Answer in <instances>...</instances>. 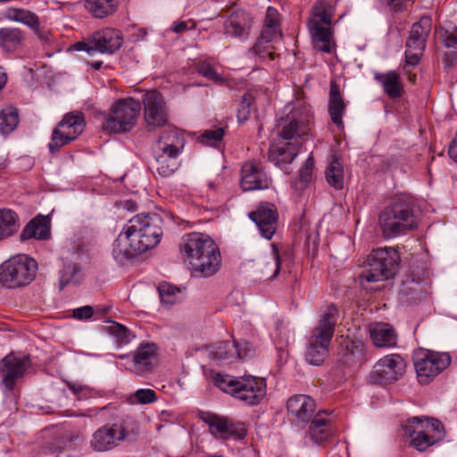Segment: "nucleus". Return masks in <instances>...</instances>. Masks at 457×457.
<instances>
[{"instance_id": "nucleus-33", "label": "nucleus", "mask_w": 457, "mask_h": 457, "mask_svg": "<svg viewBox=\"0 0 457 457\" xmlns=\"http://www.w3.org/2000/svg\"><path fill=\"white\" fill-rule=\"evenodd\" d=\"M375 79L381 84L385 93L391 98L402 96L403 92V83L397 72L377 73Z\"/></svg>"}, {"instance_id": "nucleus-29", "label": "nucleus", "mask_w": 457, "mask_h": 457, "mask_svg": "<svg viewBox=\"0 0 457 457\" xmlns=\"http://www.w3.org/2000/svg\"><path fill=\"white\" fill-rule=\"evenodd\" d=\"M370 338L377 347L395 346L397 335L395 328L386 323H377L370 328Z\"/></svg>"}, {"instance_id": "nucleus-63", "label": "nucleus", "mask_w": 457, "mask_h": 457, "mask_svg": "<svg viewBox=\"0 0 457 457\" xmlns=\"http://www.w3.org/2000/svg\"><path fill=\"white\" fill-rule=\"evenodd\" d=\"M7 81V75L3 71V68L0 67V90L4 88Z\"/></svg>"}, {"instance_id": "nucleus-38", "label": "nucleus", "mask_w": 457, "mask_h": 457, "mask_svg": "<svg viewBox=\"0 0 457 457\" xmlns=\"http://www.w3.org/2000/svg\"><path fill=\"white\" fill-rule=\"evenodd\" d=\"M87 9L96 18H104L116 11L117 0H87Z\"/></svg>"}, {"instance_id": "nucleus-31", "label": "nucleus", "mask_w": 457, "mask_h": 457, "mask_svg": "<svg viewBox=\"0 0 457 457\" xmlns=\"http://www.w3.org/2000/svg\"><path fill=\"white\" fill-rule=\"evenodd\" d=\"M345 109V104L340 94L339 86L336 81L330 82L328 112L331 120L337 126L343 125L342 116Z\"/></svg>"}, {"instance_id": "nucleus-7", "label": "nucleus", "mask_w": 457, "mask_h": 457, "mask_svg": "<svg viewBox=\"0 0 457 457\" xmlns=\"http://www.w3.org/2000/svg\"><path fill=\"white\" fill-rule=\"evenodd\" d=\"M335 7L328 1H317L312 7L309 29L315 49L330 54L336 45L331 28Z\"/></svg>"}, {"instance_id": "nucleus-27", "label": "nucleus", "mask_w": 457, "mask_h": 457, "mask_svg": "<svg viewBox=\"0 0 457 457\" xmlns=\"http://www.w3.org/2000/svg\"><path fill=\"white\" fill-rule=\"evenodd\" d=\"M299 142H287L282 146L271 145L269 150V161L280 169L290 164L299 153Z\"/></svg>"}, {"instance_id": "nucleus-47", "label": "nucleus", "mask_w": 457, "mask_h": 457, "mask_svg": "<svg viewBox=\"0 0 457 457\" xmlns=\"http://www.w3.org/2000/svg\"><path fill=\"white\" fill-rule=\"evenodd\" d=\"M282 37V33L280 28L272 27V26H263V29L257 38L258 46L262 43H273L277 40L280 39Z\"/></svg>"}, {"instance_id": "nucleus-49", "label": "nucleus", "mask_w": 457, "mask_h": 457, "mask_svg": "<svg viewBox=\"0 0 457 457\" xmlns=\"http://www.w3.org/2000/svg\"><path fill=\"white\" fill-rule=\"evenodd\" d=\"M440 37L445 47L457 46V27L448 24L446 27L442 28Z\"/></svg>"}, {"instance_id": "nucleus-60", "label": "nucleus", "mask_w": 457, "mask_h": 457, "mask_svg": "<svg viewBox=\"0 0 457 457\" xmlns=\"http://www.w3.org/2000/svg\"><path fill=\"white\" fill-rule=\"evenodd\" d=\"M172 31L175 33H182L189 29L187 21H175L172 26Z\"/></svg>"}, {"instance_id": "nucleus-2", "label": "nucleus", "mask_w": 457, "mask_h": 457, "mask_svg": "<svg viewBox=\"0 0 457 457\" xmlns=\"http://www.w3.org/2000/svg\"><path fill=\"white\" fill-rule=\"evenodd\" d=\"M180 252L192 272L202 278L213 276L220 268V249L207 234L192 232L185 235L180 243Z\"/></svg>"}, {"instance_id": "nucleus-3", "label": "nucleus", "mask_w": 457, "mask_h": 457, "mask_svg": "<svg viewBox=\"0 0 457 457\" xmlns=\"http://www.w3.org/2000/svg\"><path fill=\"white\" fill-rule=\"evenodd\" d=\"M139 431L137 420L127 416L120 422L107 423L98 428L91 436L89 447L96 453L112 451L124 442H135Z\"/></svg>"}, {"instance_id": "nucleus-16", "label": "nucleus", "mask_w": 457, "mask_h": 457, "mask_svg": "<svg viewBox=\"0 0 457 457\" xmlns=\"http://www.w3.org/2000/svg\"><path fill=\"white\" fill-rule=\"evenodd\" d=\"M406 361L399 354H388L380 358L373 366L370 380L373 384L388 385L403 377Z\"/></svg>"}, {"instance_id": "nucleus-44", "label": "nucleus", "mask_w": 457, "mask_h": 457, "mask_svg": "<svg viewBox=\"0 0 457 457\" xmlns=\"http://www.w3.org/2000/svg\"><path fill=\"white\" fill-rule=\"evenodd\" d=\"M253 101L254 97L250 92H246L242 96L240 104L237 109V120L239 123H243L249 119L251 114V106Z\"/></svg>"}, {"instance_id": "nucleus-39", "label": "nucleus", "mask_w": 457, "mask_h": 457, "mask_svg": "<svg viewBox=\"0 0 457 457\" xmlns=\"http://www.w3.org/2000/svg\"><path fill=\"white\" fill-rule=\"evenodd\" d=\"M19 124V111L8 106L0 111V133L7 135L12 132Z\"/></svg>"}, {"instance_id": "nucleus-24", "label": "nucleus", "mask_w": 457, "mask_h": 457, "mask_svg": "<svg viewBox=\"0 0 457 457\" xmlns=\"http://www.w3.org/2000/svg\"><path fill=\"white\" fill-rule=\"evenodd\" d=\"M89 42L94 52L112 54L121 47L123 37L120 30L106 28L91 34Z\"/></svg>"}, {"instance_id": "nucleus-14", "label": "nucleus", "mask_w": 457, "mask_h": 457, "mask_svg": "<svg viewBox=\"0 0 457 457\" xmlns=\"http://www.w3.org/2000/svg\"><path fill=\"white\" fill-rule=\"evenodd\" d=\"M432 29L430 16H422L419 21L412 24L410 35L405 43L406 63L417 65L426 49L427 40Z\"/></svg>"}, {"instance_id": "nucleus-50", "label": "nucleus", "mask_w": 457, "mask_h": 457, "mask_svg": "<svg viewBox=\"0 0 457 457\" xmlns=\"http://www.w3.org/2000/svg\"><path fill=\"white\" fill-rule=\"evenodd\" d=\"M135 402L140 404H147L157 400L155 392L150 388H141L137 390L133 396Z\"/></svg>"}, {"instance_id": "nucleus-26", "label": "nucleus", "mask_w": 457, "mask_h": 457, "mask_svg": "<svg viewBox=\"0 0 457 457\" xmlns=\"http://www.w3.org/2000/svg\"><path fill=\"white\" fill-rule=\"evenodd\" d=\"M185 143L186 139L183 134L177 128L169 126L161 133L156 142V149L163 153L169 152L180 154Z\"/></svg>"}, {"instance_id": "nucleus-23", "label": "nucleus", "mask_w": 457, "mask_h": 457, "mask_svg": "<svg viewBox=\"0 0 457 457\" xmlns=\"http://www.w3.org/2000/svg\"><path fill=\"white\" fill-rule=\"evenodd\" d=\"M270 182V179L260 164L247 162L242 166L240 185L244 191L267 189Z\"/></svg>"}, {"instance_id": "nucleus-25", "label": "nucleus", "mask_w": 457, "mask_h": 457, "mask_svg": "<svg viewBox=\"0 0 457 457\" xmlns=\"http://www.w3.org/2000/svg\"><path fill=\"white\" fill-rule=\"evenodd\" d=\"M1 364L2 382L7 390H12L18 379L23 377L26 370L30 367V359L29 357L18 358L12 354L5 356Z\"/></svg>"}, {"instance_id": "nucleus-4", "label": "nucleus", "mask_w": 457, "mask_h": 457, "mask_svg": "<svg viewBox=\"0 0 457 457\" xmlns=\"http://www.w3.org/2000/svg\"><path fill=\"white\" fill-rule=\"evenodd\" d=\"M213 382L223 392L243 402L245 405H258L266 395V381L251 375L232 377L216 374Z\"/></svg>"}, {"instance_id": "nucleus-43", "label": "nucleus", "mask_w": 457, "mask_h": 457, "mask_svg": "<svg viewBox=\"0 0 457 457\" xmlns=\"http://www.w3.org/2000/svg\"><path fill=\"white\" fill-rule=\"evenodd\" d=\"M274 47L271 43H262L258 46V40L253 45L249 52L257 56L260 61H273L276 58V54L273 51Z\"/></svg>"}, {"instance_id": "nucleus-59", "label": "nucleus", "mask_w": 457, "mask_h": 457, "mask_svg": "<svg viewBox=\"0 0 457 457\" xmlns=\"http://www.w3.org/2000/svg\"><path fill=\"white\" fill-rule=\"evenodd\" d=\"M74 47L76 50H83V51H86L87 52L88 54H92V52H94L93 48H92V46L89 42V37L87 38V41H81V42H78L74 45Z\"/></svg>"}, {"instance_id": "nucleus-57", "label": "nucleus", "mask_w": 457, "mask_h": 457, "mask_svg": "<svg viewBox=\"0 0 457 457\" xmlns=\"http://www.w3.org/2000/svg\"><path fill=\"white\" fill-rule=\"evenodd\" d=\"M272 255H273V259L275 262V270L271 277L274 278L278 274V272L280 270V265H281V260L279 257L278 249L275 245H272Z\"/></svg>"}, {"instance_id": "nucleus-41", "label": "nucleus", "mask_w": 457, "mask_h": 457, "mask_svg": "<svg viewBox=\"0 0 457 457\" xmlns=\"http://www.w3.org/2000/svg\"><path fill=\"white\" fill-rule=\"evenodd\" d=\"M5 18L9 21L23 23L31 29L39 25V18L29 10L8 9Z\"/></svg>"}, {"instance_id": "nucleus-9", "label": "nucleus", "mask_w": 457, "mask_h": 457, "mask_svg": "<svg viewBox=\"0 0 457 457\" xmlns=\"http://www.w3.org/2000/svg\"><path fill=\"white\" fill-rule=\"evenodd\" d=\"M401 262L399 252L392 247L373 250L368 256L367 267L360 275L361 282H377L392 278Z\"/></svg>"}, {"instance_id": "nucleus-18", "label": "nucleus", "mask_w": 457, "mask_h": 457, "mask_svg": "<svg viewBox=\"0 0 457 457\" xmlns=\"http://www.w3.org/2000/svg\"><path fill=\"white\" fill-rule=\"evenodd\" d=\"M249 218L255 223L262 237L270 240L278 228V213L274 204L261 203L249 213Z\"/></svg>"}, {"instance_id": "nucleus-54", "label": "nucleus", "mask_w": 457, "mask_h": 457, "mask_svg": "<svg viewBox=\"0 0 457 457\" xmlns=\"http://www.w3.org/2000/svg\"><path fill=\"white\" fill-rule=\"evenodd\" d=\"M278 16L279 13L274 7H268L266 12L264 26L280 28Z\"/></svg>"}, {"instance_id": "nucleus-42", "label": "nucleus", "mask_w": 457, "mask_h": 457, "mask_svg": "<svg viewBox=\"0 0 457 457\" xmlns=\"http://www.w3.org/2000/svg\"><path fill=\"white\" fill-rule=\"evenodd\" d=\"M79 269L77 265L72 263L64 264L63 268L60 270L59 287L62 290L65 286L74 283L78 284L80 281Z\"/></svg>"}, {"instance_id": "nucleus-61", "label": "nucleus", "mask_w": 457, "mask_h": 457, "mask_svg": "<svg viewBox=\"0 0 457 457\" xmlns=\"http://www.w3.org/2000/svg\"><path fill=\"white\" fill-rule=\"evenodd\" d=\"M456 59H457L456 53H447L443 57V62L445 66H452V65H453Z\"/></svg>"}, {"instance_id": "nucleus-17", "label": "nucleus", "mask_w": 457, "mask_h": 457, "mask_svg": "<svg viewBox=\"0 0 457 457\" xmlns=\"http://www.w3.org/2000/svg\"><path fill=\"white\" fill-rule=\"evenodd\" d=\"M144 120L148 130L164 127L169 122V112L162 94L151 90L143 96Z\"/></svg>"}, {"instance_id": "nucleus-12", "label": "nucleus", "mask_w": 457, "mask_h": 457, "mask_svg": "<svg viewBox=\"0 0 457 457\" xmlns=\"http://www.w3.org/2000/svg\"><path fill=\"white\" fill-rule=\"evenodd\" d=\"M311 108L298 103L278 123V135L286 140H295L310 131L312 120Z\"/></svg>"}, {"instance_id": "nucleus-56", "label": "nucleus", "mask_w": 457, "mask_h": 457, "mask_svg": "<svg viewBox=\"0 0 457 457\" xmlns=\"http://www.w3.org/2000/svg\"><path fill=\"white\" fill-rule=\"evenodd\" d=\"M253 354V347L252 345L245 342L244 344L238 345L237 344V353L236 354V360L237 359H244L246 357H249Z\"/></svg>"}, {"instance_id": "nucleus-52", "label": "nucleus", "mask_w": 457, "mask_h": 457, "mask_svg": "<svg viewBox=\"0 0 457 457\" xmlns=\"http://www.w3.org/2000/svg\"><path fill=\"white\" fill-rule=\"evenodd\" d=\"M313 167V157L309 156L305 161L303 166L299 170V178L301 184L305 185L312 179Z\"/></svg>"}, {"instance_id": "nucleus-28", "label": "nucleus", "mask_w": 457, "mask_h": 457, "mask_svg": "<svg viewBox=\"0 0 457 457\" xmlns=\"http://www.w3.org/2000/svg\"><path fill=\"white\" fill-rule=\"evenodd\" d=\"M50 234V220L47 216L37 215L32 219L21 233V241L31 238L46 239Z\"/></svg>"}, {"instance_id": "nucleus-62", "label": "nucleus", "mask_w": 457, "mask_h": 457, "mask_svg": "<svg viewBox=\"0 0 457 457\" xmlns=\"http://www.w3.org/2000/svg\"><path fill=\"white\" fill-rule=\"evenodd\" d=\"M450 157L457 162V133L455 138L453 140L449 146Z\"/></svg>"}, {"instance_id": "nucleus-19", "label": "nucleus", "mask_w": 457, "mask_h": 457, "mask_svg": "<svg viewBox=\"0 0 457 457\" xmlns=\"http://www.w3.org/2000/svg\"><path fill=\"white\" fill-rule=\"evenodd\" d=\"M337 361L349 368L361 366L367 361L364 343L348 337H342L337 346Z\"/></svg>"}, {"instance_id": "nucleus-46", "label": "nucleus", "mask_w": 457, "mask_h": 457, "mask_svg": "<svg viewBox=\"0 0 457 457\" xmlns=\"http://www.w3.org/2000/svg\"><path fill=\"white\" fill-rule=\"evenodd\" d=\"M224 134L223 128L206 129L201 134L200 141L208 145H215L222 140Z\"/></svg>"}, {"instance_id": "nucleus-10", "label": "nucleus", "mask_w": 457, "mask_h": 457, "mask_svg": "<svg viewBox=\"0 0 457 457\" xmlns=\"http://www.w3.org/2000/svg\"><path fill=\"white\" fill-rule=\"evenodd\" d=\"M37 262L26 255L11 257L0 265V284L7 288H20L29 285L36 278Z\"/></svg>"}, {"instance_id": "nucleus-5", "label": "nucleus", "mask_w": 457, "mask_h": 457, "mask_svg": "<svg viewBox=\"0 0 457 457\" xmlns=\"http://www.w3.org/2000/svg\"><path fill=\"white\" fill-rule=\"evenodd\" d=\"M378 223L386 238L396 237L417 228L412 202L406 197L395 199L380 212Z\"/></svg>"}, {"instance_id": "nucleus-8", "label": "nucleus", "mask_w": 457, "mask_h": 457, "mask_svg": "<svg viewBox=\"0 0 457 457\" xmlns=\"http://www.w3.org/2000/svg\"><path fill=\"white\" fill-rule=\"evenodd\" d=\"M405 436L411 439V445L419 452L443 440L445 436L444 425L435 418L412 417L403 425Z\"/></svg>"}, {"instance_id": "nucleus-37", "label": "nucleus", "mask_w": 457, "mask_h": 457, "mask_svg": "<svg viewBox=\"0 0 457 457\" xmlns=\"http://www.w3.org/2000/svg\"><path fill=\"white\" fill-rule=\"evenodd\" d=\"M237 353V343L222 341L215 344L212 346L211 355L214 360L218 361H233L236 360V354Z\"/></svg>"}, {"instance_id": "nucleus-53", "label": "nucleus", "mask_w": 457, "mask_h": 457, "mask_svg": "<svg viewBox=\"0 0 457 457\" xmlns=\"http://www.w3.org/2000/svg\"><path fill=\"white\" fill-rule=\"evenodd\" d=\"M386 4L393 12H401L407 9L409 0H379Z\"/></svg>"}, {"instance_id": "nucleus-21", "label": "nucleus", "mask_w": 457, "mask_h": 457, "mask_svg": "<svg viewBox=\"0 0 457 457\" xmlns=\"http://www.w3.org/2000/svg\"><path fill=\"white\" fill-rule=\"evenodd\" d=\"M334 436V423L325 411H320L309 422L305 432V438H309L314 445L325 447L326 444Z\"/></svg>"}, {"instance_id": "nucleus-58", "label": "nucleus", "mask_w": 457, "mask_h": 457, "mask_svg": "<svg viewBox=\"0 0 457 457\" xmlns=\"http://www.w3.org/2000/svg\"><path fill=\"white\" fill-rule=\"evenodd\" d=\"M32 29L43 43L46 44L51 41V34L47 31L41 30L39 25L33 27Z\"/></svg>"}, {"instance_id": "nucleus-22", "label": "nucleus", "mask_w": 457, "mask_h": 457, "mask_svg": "<svg viewBox=\"0 0 457 457\" xmlns=\"http://www.w3.org/2000/svg\"><path fill=\"white\" fill-rule=\"evenodd\" d=\"M157 355L155 344H141L131 357H127L129 370L136 375L145 376L154 368V361Z\"/></svg>"}, {"instance_id": "nucleus-55", "label": "nucleus", "mask_w": 457, "mask_h": 457, "mask_svg": "<svg viewBox=\"0 0 457 457\" xmlns=\"http://www.w3.org/2000/svg\"><path fill=\"white\" fill-rule=\"evenodd\" d=\"M94 314V309L90 305H85L79 308H76L73 310V318L77 320H88L90 319Z\"/></svg>"}, {"instance_id": "nucleus-48", "label": "nucleus", "mask_w": 457, "mask_h": 457, "mask_svg": "<svg viewBox=\"0 0 457 457\" xmlns=\"http://www.w3.org/2000/svg\"><path fill=\"white\" fill-rule=\"evenodd\" d=\"M108 331L111 335L115 337L120 344H128L130 342L132 337H134V336L126 327L117 322H113L111 326H109Z\"/></svg>"}, {"instance_id": "nucleus-45", "label": "nucleus", "mask_w": 457, "mask_h": 457, "mask_svg": "<svg viewBox=\"0 0 457 457\" xmlns=\"http://www.w3.org/2000/svg\"><path fill=\"white\" fill-rule=\"evenodd\" d=\"M161 302L166 305H171L177 302V295L179 293V290L170 285V284H162L158 287Z\"/></svg>"}, {"instance_id": "nucleus-6", "label": "nucleus", "mask_w": 457, "mask_h": 457, "mask_svg": "<svg viewBox=\"0 0 457 457\" xmlns=\"http://www.w3.org/2000/svg\"><path fill=\"white\" fill-rule=\"evenodd\" d=\"M337 317L338 309L333 304L329 305L312 330L305 353V359L310 364L319 366L327 358Z\"/></svg>"}, {"instance_id": "nucleus-34", "label": "nucleus", "mask_w": 457, "mask_h": 457, "mask_svg": "<svg viewBox=\"0 0 457 457\" xmlns=\"http://www.w3.org/2000/svg\"><path fill=\"white\" fill-rule=\"evenodd\" d=\"M204 420L209 425L210 430L212 434H220L221 436H225L237 433L239 438L245 437L246 434L245 428H240L236 431L233 424L228 422V420L225 418L208 414V416L204 418Z\"/></svg>"}, {"instance_id": "nucleus-51", "label": "nucleus", "mask_w": 457, "mask_h": 457, "mask_svg": "<svg viewBox=\"0 0 457 457\" xmlns=\"http://www.w3.org/2000/svg\"><path fill=\"white\" fill-rule=\"evenodd\" d=\"M197 70L201 75L207 78L208 79H211L216 83L223 82V78L219 73H217V71L211 64L207 62L200 63Z\"/></svg>"}, {"instance_id": "nucleus-13", "label": "nucleus", "mask_w": 457, "mask_h": 457, "mask_svg": "<svg viewBox=\"0 0 457 457\" xmlns=\"http://www.w3.org/2000/svg\"><path fill=\"white\" fill-rule=\"evenodd\" d=\"M451 363L446 353H437L420 349L414 353V367L419 382L429 383L435 377L445 370Z\"/></svg>"}, {"instance_id": "nucleus-35", "label": "nucleus", "mask_w": 457, "mask_h": 457, "mask_svg": "<svg viewBox=\"0 0 457 457\" xmlns=\"http://www.w3.org/2000/svg\"><path fill=\"white\" fill-rule=\"evenodd\" d=\"M179 154L173 153H163L156 149L155 162L156 171L162 177L167 178L171 176L179 167L178 157Z\"/></svg>"}, {"instance_id": "nucleus-11", "label": "nucleus", "mask_w": 457, "mask_h": 457, "mask_svg": "<svg viewBox=\"0 0 457 457\" xmlns=\"http://www.w3.org/2000/svg\"><path fill=\"white\" fill-rule=\"evenodd\" d=\"M140 110V103L133 98H125L115 102L111 108L110 114L103 122V129L112 133L130 131L136 125Z\"/></svg>"}, {"instance_id": "nucleus-64", "label": "nucleus", "mask_w": 457, "mask_h": 457, "mask_svg": "<svg viewBox=\"0 0 457 457\" xmlns=\"http://www.w3.org/2000/svg\"><path fill=\"white\" fill-rule=\"evenodd\" d=\"M68 387L70 390H71L76 395L79 394V392H81L84 388L82 386H77L71 382L68 383Z\"/></svg>"}, {"instance_id": "nucleus-40", "label": "nucleus", "mask_w": 457, "mask_h": 457, "mask_svg": "<svg viewBox=\"0 0 457 457\" xmlns=\"http://www.w3.org/2000/svg\"><path fill=\"white\" fill-rule=\"evenodd\" d=\"M326 179L328 183L337 190L344 187L343 166L336 157L332 158V161L326 170Z\"/></svg>"}, {"instance_id": "nucleus-15", "label": "nucleus", "mask_w": 457, "mask_h": 457, "mask_svg": "<svg viewBox=\"0 0 457 457\" xmlns=\"http://www.w3.org/2000/svg\"><path fill=\"white\" fill-rule=\"evenodd\" d=\"M84 118L80 112H69L54 129L48 145L52 154L75 140L84 129Z\"/></svg>"}, {"instance_id": "nucleus-20", "label": "nucleus", "mask_w": 457, "mask_h": 457, "mask_svg": "<svg viewBox=\"0 0 457 457\" xmlns=\"http://www.w3.org/2000/svg\"><path fill=\"white\" fill-rule=\"evenodd\" d=\"M287 409L291 420L296 426H305L316 415V403L306 395H295L287 403Z\"/></svg>"}, {"instance_id": "nucleus-1", "label": "nucleus", "mask_w": 457, "mask_h": 457, "mask_svg": "<svg viewBox=\"0 0 457 457\" xmlns=\"http://www.w3.org/2000/svg\"><path fill=\"white\" fill-rule=\"evenodd\" d=\"M162 237V219L157 213L137 214L114 241L112 256L120 265L154 247Z\"/></svg>"}, {"instance_id": "nucleus-30", "label": "nucleus", "mask_w": 457, "mask_h": 457, "mask_svg": "<svg viewBox=\"0 0 457 457\" xmlns=\"http://www.w3.org/2000/svg\"><path fill=\"white\" fill-rule=\"evenodd\" d=\"M248 14L242 11L233 12L225 21L226 33L239 38H245L249 34Z\"/></svg>"}, {"instance_id": "nucleus-32", "label": "nucleus", "mask_w": 457, "mask_h": 457, "mask_svg": "<svg viewBox=\"0 0 457 457\" xmlns=\"http://www.w3.org/2000/svg\"><path fill=\"white\" fill-rule=\"evenodd\" d=\"M25 39V33L12 27L0 29V47L6 53H13L20 48Z\"/></svg>"}, {"instance_id": "nucleus-36", "label": "nucleus", "mask_w": 457, "mask_h": 457, "mask_svg": "<svg viewBox=\"0 0 457 457\" xmlns=\"http://www.w3.org/2000/svg\"><path fill=\"white\" fill-rule=\"evenodd\" d=\"M19 228L17 213L11 209H0V241L14 235Z\"/></svg>"}]
</instances>
